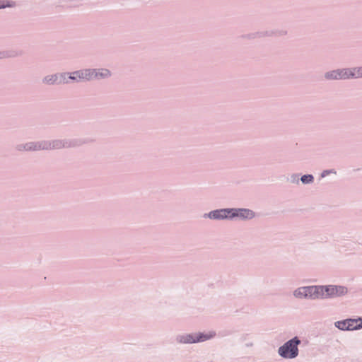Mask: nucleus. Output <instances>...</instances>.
Listing matches in <instances>:
<instances>
[{"label":"nucleus","instance_id":"obj_13","mask_svg":"<svg viewBox=\"0 0 362 362\" xmlns=\"http://www.w3.org/2000/svg\"><path fill=\"white\" fill-rule=\"evenodd\" d=\"M313 180V177L312 175H303L302 177H301V181L303 182V183H308V182H312Z\"/></svg>","mask_w":362,"mask_h":362},{"label":"nucleus","instance_id":"obj_6","mask_svg":"<svg viewBox=\"0 0 362 362\" xmlns=\"http://www.w3.org/2000/svg\"><path fill=\"white\" fill-rule=\"evenodd\" d=\"M305 288V298H323V288L321 286H313Z\"/></svg>","mask_w":362,"mask_h":362},{"label":"nucleus","instance_id":"obj_3","mask_svg":"<svg viewBox=\"0 0 362 362\" xmlns=\"http://www.w3.org/2000/svg\"><path fill=\"white\" fill-rule=\"evenodd\" d=\"M362 77V69H354L353 70L343 69L329 72L326 74L328 79H345L350 77Z\"/></svg>","mask_w":362,"mask_h":362},{"label":"nucleus","instance_id":"obj_7","mask_svg":"<svg viewBox=\"0 0 362 362\" xmlns=\"http://www.w3.org/2000/svg\"><path fill=\"white\" fill-rule=\"evenodd\" d=\"M231 217L239 216L243 218L251 219L255 216L252 211L246 209H232Z\"/></svg>","mask_w":362,"mask_h":362},{"label":"nucleus","instance_id":"obj_12","mask_svg":"<svg viewBox=\"0 0 362 362\" xmlns=\"http://www.w3.org/2000/svg\"><path fill=\"white\" fill-rule=\"evenodd\" d=\"M57 80H58V77L57 76H47L45 78V81L47 83H55V82H57Z\"/></svg>","mask_w":362,"mask_h":362},{"label":"nucleus","instance_id":"obj_9","mask_svg":"<svg viewBox=\"0 0 362 362\" xmlns=\"http://www.w3.org/2000/svg\"><path fill=\"white\" fill-rule=\"evenodd\" d=\"M321 288H323V298L336 296L334 290L336 288L334 286H321Z\"/></svg>","mask_w":362,"mask_h":362},{"label":"nucleus","instance_id":"obj_10","mask_svg":"<svg viewBox=\"0 0 362 362\" xmlns=\"http://www.w3.org/2000/svg\"><path fill=\"white\" fill-rule=\"evenodd\" d=\"M334 287H335V288H336V289H334L335 290L336 296H339L344 295L347 292V289L345 287H344V286H334Z\"/></svg>","mask_w":362,"mask_h":362},{"label":"nucleus","instance_id":"obj_2","mask_svg":"<svg viewBox=\"0 0 362 362\" xmlns=\"http://www.w3.org/2000/svg\"><path fill=\"white\" fill-rule=\"evenodd\" d=\"M300 341L297 337L288 341L283 346L279 347V354L285 358H293L298 354V346Z\"/></svg>","mask_w":362,"mask_h":362},{"label":"nucleus","instance_id":"obj_17","mask_svg":"<svg viewBox=\"0 0 362 362\" xmlns=\"http://www.w3.org/2000/svg\"><path fill=\"white\" fill-rule=\"evenodd\" d=\"M64 78V76L63 75H61L60 77H59V83H61L62 82V78Z\"/></svg>","mask_w":362,"mask_h":362},{"label":"nucleus","instance_id":"obj_8","mask_svg":"<svg viewBox=\"0 0 362 362\" xmlns=\"http://www.w3.org/2000/svg\"><path fill=\"white\" fill-rule=\"evenodd\" d=\"M232 209H221L211 211L209 214V217L214 219H221L225 218H232L231 216Z\"/></svg>","mask_w":362,"mask_h":362},{"label":"nucleus","instance_id":"obj_5","mask_svg":"<svg viewBox=\"0 0 362 362\" xmlns=\"http://www.w3.org/2000/svg\"><path fill=\"white\" fill-rule=\"evenodd\" d=\"M336 327L342 330H354L362 327V319H347L336 322Z\"/></svg>","mask_w":362,"mask_h":362},{"label":"nucleus","instance_id":"obj_16","mask_svg":"<svg viewBox=\"0 0 362 362\" xmlns=\"http://www.w3.org/2000/svg\"><path fill=\"white\" fill-rule=\"evenodd\" d=\"M62 146L61 143L57 142L56 144L53 145V148H60Z\"/></svg>","mask_w":362,"mask_h":362},{"label":"nucleus","instance_id":"obj_15","mask_svg":"<svg viewBox=\"0 0 362 362\" xmlns=\"http://www.w3.org/2000/svg\"><path fill=\"white\" fill-rule=\"evenodd\" d=\"M39 148H40V146H39L38 148H37L36 145H35L34 147L28 146V147L27 148V149H28V150H32V149H33V150H37V149H39Z\"/></svg>","mask_w":362,"mask_h":362},{"label":"nucleus","instance_id":"obj_14","mask_svg":"<svg viewBox=\"0 0 362 362\" xmlns=\"http://www.w3.org/2000/svg\"><path fill=\"white\" fill-rule=\"evenodd\" d=\"M14 6V3L13 2H11V3H9V2H6L4 1H0V8H6V7H11V6Z\"/></svg>","mask_w":362,"mask_h":362},{"label":"nucleus","instance_id":"obj_1","mask_svg":"<svg viewBox=\"0 0 362 362\" xmlns=\"http://www.w3.org/2000/svg\"><path fill=\"white\" fill-rule=\"evenodd\" d=\"M109 75L110 71L107 69H101L98 71L86 69L74 72L69 76V78L72 80H76L77 81H80L83 80H90L93 78L106 77Z\"/></svg>","mask_w":362,"mask_h":362},{"label":"nucleus","instance_id":"obj_18","mask_svg":"<svg viewBox=\"0 0 362 362\" xmlns=\"http://www.w3.org/2000/svg\"><path fill=\"white\" fill-rule=\"evenodd\" d=\"M322 175L324 177L325 175V172H324Z\"/></svg>","mask_w":362,"mask_h":362},{"label":"nucleus","instance_id":"obj_11","mask_svg":"<svg viewBox=\"0 0 362 362\" xmlns=\"http://www.w3.org/2000/svg\"><path fill=\"white\" fill-rule=\"evenodd\" d=\"M305 288L302 287L295 291L294 296L297 298H305Z\"/></svg>","mask_w":362,"mask_h":362},{"label":"nucleus","instance_id":"obj_4","mask_svg":"<svg viewBox=\"0 0 362 362\" xmlns=\"http://www.w3.org/2000/svg\"><path fill=\"white\" fill-rule=\"evenodd\" d=\"M215 335L214 332H209L208 334L198 333V334H187L182 335L179 337L178 340L180 343H197L204 341L210 339Z\"/></svg>","mask_w":362,"mask_h":362}]
</instances>
